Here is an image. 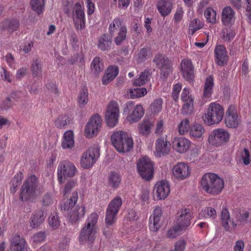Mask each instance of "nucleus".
<instances>
[{
  "label": "nucleus",
  "mask_w": 251,
  "mask_h": 251,
  "mask_svg": "<svg viewBox=\"0 0 251 251\" xmlns=\"http://www.w3.org/2000/svg\"><path fill=\"white\" fill-rule=\"evenodd\" d=\"M25 241L18 234L13 235L11 240V251H24Z\"/></svg>",
  "instance_id": "31"
},
{
  "label": "nucleus",
  "mask_w": 251,
  "mask_h": 251,
  "mask_svg": "<svg viewBox=\"0 0 251 251\" xmlns=\"http://www.w3.org/2000/svg\"><path fill=\"white\" fill-rule=\"evenodd\" d=\"M112 37L108 34H104L99 40L98 48L102 50H106L110 49Z\"/></svg>",
  "instance_id": "36"
},
{
  "label": "nucleus",
  "mask_w": 251,
  "mask_h": 251,
  "mask_svg": "<svg viewBox=\"0 0 251 251\" xmlns=\"http://www.w3.org/2000/svg\"><path fill=\"white\" fill-rule=\"evenodd\" d=\"M214 78L212 76L207 77L204 82L202 97L206 100H209L213 92Z\"/></svg>",
  "instance_id": "30"
},
{
  "label": "nucleus",
  "mask_w": 251,
  "mask_h": 251,
  "mask_svg": "<svg viewBox=\"0 0 251 251\" xmlns=\"http://www.w3.org/2000/svg\"><path fill=\"white\" fill-rule=\"evenodd\" d=\"M163 100L158 99L154 100L150 107V110L152 114H156L159 113L162 109Z\"/></svg>",
  "instance_id": "53"
},
{
  "label": "nucleus",
  "mask_w": 251,
  "mask_h": 251,
  "mask_svg": "<svg viewBox=\"0 0 251 251\" xmlns=\"http://www.w3.org/2000/svg\"><path fill=\"white\" fill-rule=\"evenodd\" d=\"M111 140L112 145L119 152H127L133 146L132 138L123 131H114L111 135Z\"/></svg>",
  "instance_id": "4"
},
{
  "label": "nucleus",
  "mask_w": 251,
  "mask_h": 251,
  "mask_svg": "<svg viewBox=\"0 0 251 251\" xmlns=\"http://www.w3.org/2000/svg\"><path fill=\"white\" fill-rule=\"evenodd\" d=\"M235 35V31L231 28H225L222 31V38L226 42L233 40Z\"/></svg>",
  "instance_id": "52"
},
{
  "label": "nucleus",
  "mask_w": 251,
  "mask_h": 251,
  "mask_svg": "<svg viewBox=\"0 0 251 251\" xmlns=\"http://www.w3.org/2000/svg\"><path fill=\"white\" fill-rule=\"evenodd\" d=\"M118 74V68L116 66L109 67L106 71L105 74L102 76V83L103 85H107L112 81Z\"/></svg>",
  "instance_id": "33"
},
{
  "label": "nucleus",
  "mask_w": 251,
  "mask_h": 251,
  "mask_svg": "<svg viewBox=\"0 0 251 251\" xmlns=\"http://www.w3.org/2000/svg\"><path fill=\"white\" fill-rule=\"evenodd\" d=\"M180 68L183 77L190 83H193L195 77L194 68L191 61L186 59L182 60Z\"/></svg>",
  "instance_id": "19"
},
{
  "label": "nucleus",
  "mask_w": 251,
  "mask_h": 251,
  "mask_svg": "<svg viewBox=\"0 0 251 251\" xmlns=\"http://www.w3.org/2000/svg\"><path fill=\"white\" fill-rule=\"evenodd\" d=\"M224 112V108L220 104L212 102L202 117L204 122L208 126L218 124L223 118Z\"/></svg>",
  "instance_id": "5"
},
{
  "label": "nucleus",
  "mask_w": 251,
  "mask_h": 251,
  "mask_svg": "<svg viewBox=\"0 0 251 251\" xmlns=\"http://www.w3.org/2000/svg\"><path fill=\"white\" fill-rule=\"evenodd\" d=\"M237 153L244 165H248L250 164V153L247 149L245 148L243 150H241L238 151Z\"/></svg>",
  "instance_id": "51"
},
{
  "label": "nucleus",
  "mask_w": 251,
  "mask_h": 251,
  "mask_svg": "<svg viewBox=\"0 0 251 251\" xmlns=\"http://www.w3.org/2000/svg\"><path fill=\"white\" fill-rule=\"evenodd\" d=\"M170 142L164 137H161L156 140L155 151L154 152L156 157H161L169 153L170 151Z\"/></svg>",
  "instance_id": "21"
},
{
  "label": "nucleus",
  "mask_w": 251,
  "mask_h": 251,
  "mask_svg": "<svg viewBox=\"0 0 251 251\" xmlns=\"http://www.w3.org/2000/svg\"><path fill=\"white\" fill-rule=\"evenodd\" d=\"M201 188L206 193L217 195L222 191L224 186V180L213 173L203 176L200 183Z\"/></svg>",
  "instance_id": "3"
},
{
  "label": "nucleus",
  "mask_w": 251,
  "mask_h": 251,
  "mask_svg": "<svg viewBox=\"0 0 251 251\" xmlns=\"http://www.w3.org/2000/svg\"><path fill=\"white\" fill-rule=\"evenodd\" d=\"M229 133L223 128H218L212 131L209 135L208 141L212 146L219 147L228 142Z\"/></svg>",
  "instance_id": "8"
},
{
  "label": "nucleus",
  "mask_w": 251,
  "mask_h": 251,
  "mask_svg": "<svg viewBox=\"0 0 251 251\" xmlns=\"http://www.w3.org/2000/svg\"><path fill=\"white\" fill-rule=\"evenodd\" d=\"M202 27L203 24L198 19H194L189 25V33L193 35L197 30Z\"/></svg>",
  "instance_id": "54"
},
{
  "label": "nucleus",
  "mask_w": 251,
  "mask_h": 251,
  "mask_svg": "<svg viewBox=\"0 0 251 251\" xmlns=\"http://www.w3.org/2000/svg\"><path fill=\"white\" fill-rule=\"evenodd\" d=\"M98 218L99 215L96 212L91 213L87 217L79 234L80 243L91 244L95 240Z\"/></svg>",
  "instance_id": "2"
},
{
  "label": "nucleus",
  "mask_w": 251,
  "mask_h": 251,
  "mask_svg": "<svg viewBox=\"0 0 251 251\" xmlns=\"http://www.w3.org/2000/svg\"><path fill=\"white\" fill-rule=\"evenodd\" d=\"M77 169L75 165L68 161L61 162L57 167V179L60 184L64 183L66 176L72 177L75 176Z\"/></svg>",
  "instance_id": "7"
},
{
  "label": "nucleus",
  "mask_w": 251,
  "mask_h": 251,
  "mask_svg": "<svg viewBox=\"0 0 251 251\" xmlns=\"http://www.w3.org/2000/svg\"><path fill=\"white\" fill-rule=\"evenodd\" d=\"M221 220L222 226L226 231H229L231 227L229 226L228 222L230 220V215L228 210L226 207H223L221 213Z\"/></svg>",
  "instance_id": "39"
},
{
  "label": "nucleus",
  "mask_w": 251,
  "mask_h": 251,
  "mask_svg": "<svg viewBox=\"0 0 251 251\" xmlns=\"http://www.w3.org/2000/svg\"><path fill=\"white\" fill-rule=\"evenodd\" d=\"M178 217L176 222V226L179 227V229L185 230L190 225L191 214L189 210L182 209L178 212Z\"/></svg>",
  "instance_id": "23"
},
{
  "label": "nucleus",
  "mask_w": 251,
  "mask_h": 251,
  "mask_svg": "<svg viewBox=\"0 0 251 251\" xmlns=\"http://www.w3.org/2000/svg\"><path fill=\"white\" fill-rule=\"evenodd\" d=\"M152 126L153 123L151 121L144 120L138 125V129L140 134L143 135H148L150 133Z\"/></svg>",
  "instance_id": "38"
},
{
  "label": "nucleus",
  "mask_w": 251,
  "mask_h": 251,
  "mask_svg": "<svg viewBox=\"0 0 251 251\" xmlns=\"http://www.w3.org/2000/svg\"><path fill=\"white\" fill-rule=\"evenodd\" d=\"M86 208L84 205H77L68 214V219L72 224L77 223L85 215Z\"/></svg>",
  "instance_id": "26"
},
{
  "label": "nucleus",
  "mask_w": 251,
  "mask_h": 251,
  "mask_svg": "<svg viewBox=\"0 0 251 251\" xmlns=\"http://www.w3.org/2000/svg\"><path fill=\"white\" fill-rule=\"evenodd\" d=\"M103 70V66L101 59L99 57H95L91 64V70L92 73L96 75H98L100 73L102 72Z\"/></svg>",
  "instance_id": "42"
},
{
  "label": "nucleus",
  "mask_w": 251,
  "mask_h": 251,
  "mask_svg": "<svg viewBox=\"0 0 251 251\" xmlns=\"http://www.w3.org/2000/svg\"><path fill=\"white\" fill-rule=\"evenodd\" d=\"M235 12L233 9L229 6L225 7L222 11L221 22L222 24L226 26H231L234 24L236 16Z\"/></svg>",
  "instance_id": "24"
},
{
  "label": "nucleus",
  "mask_w": 251,
  "mask_h": 251,
  "mask_svg": "<svg viewBox=\"0 0 251 251\" xmlns=\"http://www.w3.org/2000/svg\"><path fill=\"white\" fill-rule=\"evenodd\" d=\"M190 127L189 120L188 119H183L177 126L178 131L180 134H185L190 130Z\"/></svg>",
  "instance_id": "50"
},
{
  "label": "nucleus",
  "mask_w": 251,
  "mask_h": 251,
  "mask_svg": "<svg viewBox=\"0 0 251 251\" xmlns=\"http://www.w3.org/2000/svg\"><path fill=\"white\" fill-rule=\"evenodd\" d=\"M73 20L76 29H83L85 25L84 7L79 2H76L73 9Z\"/></svg>",
  "instance_id": "13"
},
{
  "label": "nucleus",
  "mask_w": 251,
  "mask_h": 251,
  "mask_svg": "<svg viewBox=\"0 0 251 251\" xmlns=\"http://www.w3.org/2000/svg\"><path fill=\"white\" fill-rule=\"evenodd\" d=\"M123 27H126L119 18H115L110 24L108 27V31L112 37L117 32L121 30Z\"/></svg>",
  "instance_id": "37"
},
{
  "label": "nucleus",
  "mask_w": 251,
  "mask_h": 251,
  "mask_svg": "<svg viewBox=\"0 0 251 251\" xmlns=\"http://www.w3.org/2000/svg\"><path fill=\"white\" fill-rule=\"evenodd\" d=\"M153 61L156 64L157 66L160 69L161 73L163 74L164 76L168 75L172 70V64L168 58H166L161 54H156Z\"/></svg>",
  "instance_id": "20"
},
{
  "label": "nucleus",
  "mask_w": 251,
  "mask_h": 251,
  "mask_svg": "<svg viewBox=\"0 0 251 251\" xmlns=\"http://www.w3.org/2000/svg\"><path fill=\"white\" fill-rule=\"evenodd\" d=\"M44 212L42 210H38L32 214L29 219V226L32 228H38L45 220Z\"/></svg>",
  "instance_id": "29"
},
{
  "label": "nucleus",
  "mask_w": 251,
  "mask_h": 251,
  "mask_svg": "<svg viewBox=\"0 0 251 251\" xmlns=\"http://www.w3.org/2000/svg\"><path fill=\"white\" fill-rule=\"evenodd\" d=\"M68 117L66 115L59 116L55 120V126L57 128H61L67 125Z\"/></svg>",
  "instance_id": "60"
},
{
  "label": "nucleus",
  "mask_w": 251,
  "mask_h": 251,
  "mask_svg": "<svg viewBox=\"0 0 251 251\" xmlns=\"http://www.w3.org/2000/svg\"><path fill=\"white\" fill-rule=\"evenodd\" d=\"M126 32L127 29L126 26L122 27L121 30L116 33L117 34V36L115 38V42L117 45H121L122 42L125 40L126 36Z\"/></svg>",
  "instance_id": "57"
},
{
  "label": "nucleus",
  "mask_w": 251,
  "mask_h": 251,
  "mask_svg": "<svg viewBox=\"0 0 251 251\" xmlns=\"http://www.w3.org/2000/svg\"><path fill=\"white\" fill-rule=\"evenodd\" d=\"M241 123L237 107L234 105H229L226 110L225 124L227 127L237 128Z\"/></svg>",
  "instance_id": "14"
},
{
  "label": "nucleus",
  "mask_w": 251,
  "mask_h": 251,
  "mask_svg": "<svg viewBox=\"0 0 251 251\" xmlns=\"http://www.w3.org/2000/svg\"><path fill=\"white\" fill-rule=\"evenodd\" d=\"M123 201L120 197H115L108 204L105 214L106 225L111 226L117 220V214L122 205Z\"/></svg>",
  "instance_id": "6"
},
{
  "label": "nucleus",
  "mask_w": 251,
  "mask_h": 251,
  "mask_svg": "<svg viewBox=\"0 0 251 251\" xmlns=\"http://www.w3.org/2000/svg\"><path fill=\"white\" fill-rule=\"evenodd\" d=\"M174 0H158L156 7L162 17L168 16L172 11Z\"/></svg>",
  "instance_id": "28"
},
{
  "label": "nucleus",
  "mask_w": 251,
  "mask_h": 251,
  "mask_svg": "<svg viewBox=\"0 0 251 251\" xmlns=\"http://www.w3.org/2000/svg\"><path fill=\"white\" fill-rule=\"evenodd\" d=\"M204 15L208 23L212 24H214L216 23V13L212 8H207L204 11Z\"/></svg>",
  "instance_id": "48"
},
{
  "label": "nucleus",
  "mask_w": 251,
  "mask_h": 251,
  "mask_svg": "<svg viewBox=\"0 0 251 251\" xmlns=\"http://www.w3.org/2000/svg\"><path fill=\"white\" fill-rule=\"evenodd\" d=\"M233 214L234 219H232L230 222L232 229H235L237 226L248 222V210L243 208L235 209L233 210Z\"/></svg>",
  "instance_id": "18"
},
{
  "label": "nucleus",
  "mask_w": 251,
  "mask_h": 251,
  "mask_svg": "<svg viewBox=\"0 0 251 251\" xmlns=\"http://www.w3.org/2000/svg\"><path fill=\"white\" fill-rule=\"evenodd\" d=\"M75 144L74 133L72 130L66 131L63 135L61 146L64 149H70Z\"/></svg>",
  "instance_id": "34"
},
{
  "label": "nucleus",
  "mask_w": 251,
  "mask_h": 251,
  "mask_svg": "<svg viewBox=\"0 0 251 251\" xmlns=\"http://www.w3.org/2000/svg\"><path fill=\"white\" fill-rule=\"evenodd\" d=\"M23 177L24 175L22 172H19L14 176V178L11 180L10 183V190L11 192H15L17 187L21 184Z\"/></svg>",
  "instance_id": "44"
},
{
  "label": "nucleus",
  "mask_w": 251,
  "mask_h": 251,
  "mask_svg": "<svg viewBox=\"0 0 251 251\" xmlns=\"http://www.w3.org/2000/svg\"><path fill=\"white\" fill-rule=\"evenodd\" d=\"M109 184L113 188H117L121 183V178L119 175L115 172H112L109 176Z\"/></svg>",
  "instance_id": "47"
},
{
  "label": "nucleus",
  "mask_w": 251,
  "mask_h": 251,
  "mask_svg": "<svg viewBox=\"0 0 251 251\" xmlns=\"http://www.w3.org/2000/svg\"><path fill=\"white\" fill-rule=\"evenodd\" d=\"M202 216L206 218L215 219L217 217L215 209L212 207H206L201 212Z\"/></svg>",
  "instance_id": "59"
},
{
  "label": "nucleus",
  "mask_w": 251,
  "mask_h": 251,
  "mask_svg": "<svg viewBox=\"0 0 251 251\" xmlns=\"http://www.w3.org/2000/svg\"><path fill=\"white\" fill-rule=\"evenodd\" d=\"M77 185V181L73 179L69 180L65 185L62 192L64 196H67L72 190L73 188Z\"/></svg>",
  "instance_id": "61"
},
{
  "label": "nucleus",
  "mask_w": 251,
  "mask_h": 251,
  "mask_svg": "<svg viewBox=\"0 0 251 251\" xmlns=\"http://www.w3.org/2000/svg\"><path fill=\"white\" fill-rule=\"evenodd\" d=\"M215 61L219 66H224L228 59L227 51L225 46L223 45L217 46L214 50Z\"/></svg>",
  "instance_id": "27"
},
{
  "label": "nucleus",
  "mask_w": 251,
  "mask_h": 251,
  "mask_svg": "<svg viewBox=\"0 0 251 251\" xmlns=\"http://www.w3.org/2000/svg\"><path fill=\"white\" fill-rule=\"evenodd\" d=\"M154 193L157 200H164L170 193V186L168 181L162 180L155 184Z\"/></svg>",
  "instance_id": "17"
},
{
  "label": "nucleus",
  "mask_w": 251,
  "mask_h": 251,
  "mask_svg": "<svg viewBox=\"0 0 251 251\" xmlns=\"http://www.w3.org/2000/svg\"><path fill=\"white\" fill-rule=\"evenodd\" d=\"M119 113V107L117 102L110 101L107 106L105 113V122L108 126L113 127L117 125Z\"/></svg>",
  "instance_id": "9"
},
{
  "label": "nucleus",
  "mask_w": 251,
  "mask_h": 251,
  "mask_svg": "<svg viewBox=\"0 0 251 251\" xmlns=\"http://www.w3.org/2000/svg\"><path fill=\"white\" fill-rule=\"evenodd\" d=\"M173 149L180 153L186 152L189 149L191 142L184 137H176L172 143Z\"/></svg>",
  "instance_id": "25"
},
{
  "label": "nucleus",
  "mask_w": 251,
  "mask_h": 251,
  "mask_svg": "<svg viewBox=\"0 0 251 251\" xmlns=\"http://www.w3.org/2000/svg\"><path fill=\"white\" fill-rule=\"evenodd\" d=\"M99 149L97 147H90L84 152L80 159V164L84 169L91 168L99 157Z\"/></svg>",
  "instance_id": "11"
},
{
  "label": "nucleus",
  "mask_w": 251,
  "mask_h": 251,
  "mask_svg": "<svg viewBox=\"0 0 251 251\" xmlns=\"http://www.w3.org/2000/svg\"><path fill=\"white\" fill-rule=\"evenodd\" d=\"M88 92L86 89H82L77 97V102L80 107H83L88 101Z\"/></svg>",
  "instance_id": "45"
},
{
  "label": "nucleus",
  "mask_w": 251,
  "mask_h": 251,
  "mask_svg": "<svg viewBox=\"0 0 251 251\" xmlns=\"http://www.w3.org/2000/svg\"><path fill=\"white\" fill-rule=\"evenodd\" d=\"M152 54L151 50L149 48H143L139 50L136 56V60L139 62H143L150 57Z\"/></svg>",
  "instance_id": "41"
},
{
  "label": "nucleus",
  "mask_w": 251,
  "mask_h": 251,
  "mask_svg": "<svg viewBox=\"0 0 251 251\" xmlns=\"http://www.w3.org/2000/svg\"><path fill=\"white\" fill-rule=\"evenodd\" d=\"M31 70L33 75L35 76H38L41 74V65L40 62L38 60H34L31 66Z\"/></svg>",
  "instance_id": "58"
},
{
  "label": "nucleus",
  "mask_w": 251,
  "mask_h": 251,
  "mask_svg": "<svg viewBox=\"0 0 251 251\" xmlns=\"http://www.w3.org/2000/svg\"><path fill=\"white\" fill-rule=\"evenodd\" d=\"M134 102L128 101L125 104L124 112L129 113L127 120L130 123L137 122L144 114V110L141 104L134 105Z\"/></svg>",
  "instance_id": "10"
},
{
  "label": "nucleus",
  "mask_w": 251,
  "mask_h": 251,
  "mask_svg": "<svg viewBox=\"0 0 251 251\" xmlns=\"http://www.w3.org/2000/svg\"><path fill=\"white\" fill-rule=\"evenodd\" d=\"M77 200L78 193L77 191H75L72 193L70 198L61 204V209L65 211L69 210V209L75 205Z\"/></svg>",
  "instance_id": "35"
},
{
  "label": "nucleus",
  "mask_w": 251,
  "mask_h": 251,
  "mask_svg": "<svg viewBox=\"0 0 251 251\" xmlns=\"http://www.w3.org/2000/svg\"><path fill=\"white\" fill-rule=\"evenodd\" d=\"M48 223L52 229H57L60 226V221L58 214L55 212L51 213L48 219Z\"/></svg>",
  "instance_id": "46"
},
{
  "label": "nucleus",
  "mask_w": 251,
  "mask_h": 251,
  "mask_svg": "<svg viewBox=\"0 0 251 251\" xmlns=\"http://www.w3.org/2000/svg\"><path fill=\"white\" fill-rule=\"evenodd\" d=\"M181 100L182 102H187L189 100L194 101V98L190 94V89L187 87H185L181 94Z\"/></svg>",
  "instance_id": "62"
},
{
  "label": "nucleus",
  "mask_w": 251,
  "mask_h": 251,
  "mask_svg": "<svg viewBox=\"0 0 251 251\" xmlns=\"http://www.w3.org/2000/svg\"><path fill=\"white\" fill-rule=\"evenodd\" d=\"M30 5L33 11L40 14L44 10L45 0H31Z\"/></svg>",
  "instance_id": "43"
},
{
  "label": "nucleus",
  "mask_w": 251,
  "mask_h": 251,
  "mask_svg": "<svg viewBox=\"0 0 251 251\" xmlns=\"http://www.w3.org/2000/svg\"><path fill=\"white\" fill-rule=\"evenodd\" d=\"M46 233L45 232L40 231L33 235L31 237V241L34 246L43 242L46 239Z\"/></svg>",
  "instance_id": "56"
},
{
  "label": "nucleus",
  "mask_w": 251,
  "mask_h": 251,
  "mask_svg": "<svg viewBox=\"0 0 251 251\" xmlns=\"http://www.w3.org/2000/svg\"><path fill=\"white\" fill-rule=\"evenodd\" d=\"M181 88L182 86L180 83H177L174 85L172 97L175 101H176L178 99L179 92H180Z\"/></svg>",
  "instance_id": "64"
},
{
  "label": "nucleus",
  "mask_w": 251,
  "mask_h": 251,
  "mask_svg": "<svg viewBox=\"0 0 251 251\" xmlns=\"http://www.w3.org/2000/svg\"><path fill=\"white\" fill-rule=\"evenodd\" d=\"M193 101L189 100V101L184 102L182 108V113L184 114L191 113L193 110Z\"/></svg>",
  "instance_id": "63"
},
{
  "label": "nucleus",
  "mask_w": 251,
  "mask_h": 251,
  "mask_svg": "<svg viewBox=\"0 0 251 251\" xmlns=\"http://www.w3.org/2000/svg\"><path fill=\"white\" fill-rule=\"evenodd\" d=\"M205 129L201 124L195 123L193 124L189 130L190 136L195 139H201L205 133Z\"/></svg>",
  "instance_id": "32"
},
{
  "label": "nucleus",
  "mask_w": 251,
  "mask_h": 251,
  "mask_svg": "<svg viewBox=\"0 0 251 251\" xmlns=\"http://www.w3.org/2000/svg\"><path fill=\"white\" fill-rule=\"evenodd\" d=\"M172 173L176 179L184 180L190 176L191 168L187 163L178 162L174 166Z\"/></svg>",
  "instance_id": "16"
},
{
  "label": "nucleus",
  "mask_w": 251,
  "mask_h": 251,
  "mask_svg": "<svg viewBox=\"0 0 251 251\" xmlns=\"http://www.w3.org/2000/svg\"><path fill=\"white\" fill-rule=\"evenodd\" d=\"M3 26L8 32H13L19 27V22L15 20H7L3 23Z\"/></svg>",
  "instance_id": "55"
},
{
  "label": "nucleus",
  "mask_w": 251,
  "mask_h": 251,
  "mask_svg": "<svg viewBox=\"0 0 251 251\" xmlns=\"http://www.w3.org/2000/svg\"><path fill=\"white\" fill-rule=\"evenodd\" d=\"M101 119L98 114L91 117L85 127V135L87 138H91L96 135L101 127Z\"/></svg>",
  "instance_id": "15"
},
{
  "label": "nucleus",
  "mask_w": 251,
  "mask_h": 251,
  "mask_svg": "<svg viewBox=\"0 0 251 251\" xmlns=\"http://www.w3.org/2000/svg\"><path fill=\"white\" fill-rule=\"evenodd\" d=\"M151 75L149 70H145L140 74L138 78L134 80L133 85L139 86L144 85L150 80Z\"/></svg>",
  "instance_id": "40"
},
{
  "label": "nucleus",
  "mask_w": 251,
  "mask_h": 251,
  "mask_svg": "<svg viewBox=\"0 0 251 251\" xmlns=\"http://www.w3.org/2000/svg\"><path fill=\"white\" fill-rule=\"evenodd\" d=\"M130 97L131 99L141 98L147 93V89L145 88L130 89L129 91Z\"/></svg>",
  "instance_id": "49"
},
{
  "label": "nucleus",
  "mask_w": 251,
  "mask_h": 251,
  "mask_svg": "<svg viewBox=\"0 0 251 251\" xmlns=\"http://www.w3.org/2000/svg\"><path fill=\"white\" fill-rule=\"evenodd\" d=\"M138 172L142 177L146 180H150L153 175V164L147 157L141 158L137 164Z\"/></svg>",
  "instance_id": "12"
},
{
  "label": "nucleus",
  "mask_w": 251,
  "mask_h": 251,
  "mask_svg": "<svg viewBox=\"0 0 251 251\" xmlns=\"http://www.w3.org/2000/svg\"><path fill=\"white\" fill-rule=\"evenodd\" d=\"M42 188L34 175L29 176L24 182L21 189L20 199L23 201H32L42 193Z\"/></svg>",
  "instance_id": "1"
},
{
  "label": "nucleus",
  "mask_w": 251,
  "mask_h": 251,
  "mask_svg": "<svg viewBox=\"0 0 251 251\" xmlns=\"http://www.w3.org/2000/svg\"><path fill=\"white\" fill-rule=\"evenodd\" d=\"M162 214L160 207H156L149 219V228L151 231L156 232L161 227L160 220Z\"/></svg>",
  "instance_id": "22"
}]
</instances>
